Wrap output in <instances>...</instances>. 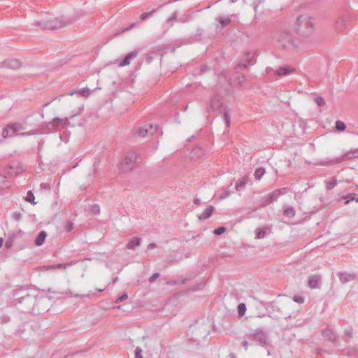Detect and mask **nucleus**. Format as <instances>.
I'll return each instance as SVG.
<instances>
[{
	"label": "nucleus",
	"mask_w": 358,
	"mask_h": 358,
	"mask_svg": "<svg viewBox=\"0 0 358 358\" xmlns=\"http://www.w3.org/2000/svg\"><path fill=\"white\" fill-rule=\"evenodd\" d=\"M147 134H148V129L145 127L142 128H139L137 131V134L139 136H145Z\"/></svg>",
	"instance_id": "nucleus-33"
},
{
	"label": "nucleus",
	"mask_w": 358,
	"mask_h": 358,
	"mask_svg": "<svg viewBox=\"0 0 358 358\" xmlns=\"http://www.w3.org/2000/svg\"><path fill=\"white\" fill-rule=\"evenodd\" d=\"M344 157L348 159L358 157V150H355L347 152Z\"/></svg>",
	"instance_id": "nucleus-29"
},
{
	"label": "nucleus",
	"mask_w": 358,
	"mask_h": 358,
	"mask_svg": "<svg viewBox=\"0 0 358 358\" xmlns=\"http://www.w3.org/2000/svg\"><path fill=\"white\" fill-rule=\"evenodd\" d=\"M349 23V18L348 16H342L339 17L334 24V27L336 30L342 31L345 29Z\"/></svg>",
	"instance_id": "nucleus-9"
},
{
	"label": "nucleus",
	"mask_w": 358,
	"mask_h": 358,
	"mask_svg": "<svg viewBox=\"0 0 358 358\" xmlns=\"http://www.w3.org/2000/svg\"><path fill=\"white\" fill-rule=\"evenodd\" d=\"M322 336L330 342L334 343L337 340L336 332L331 328L327 327L322 331Z\"/></svg>",
	"instance_id": "nucleus-11"
},
{
	"label": "nucleus",
	"mask_w": 358,
	"mask_h": 358,
	"mask_svg": "<svg viewBox=\"0 0 358 358\" xmlns=\"http://www.w3.org/2000/svg\"><path fill=\"white\" fill-rule=\"evenodd\" d=\"M231 194V191L229 189H226L220 195V199H225Z\"/></svg>",
	"instance_id": "nucleus-38"
},
{
	"label": "nucleus",
	"mask_w": 358,
	"mask_h": 358,
	"mask_svg": "<svg viewBox=\"0 0 358 358\" xmlns=\"http://www.w3.org/2000/svg\"><path fill=\"white\" fill-rule=\"evenodd\" d=\"M265 236V231L262 229H257L256 231V238L260 239Z\"/></svg>",
	"instance_id": "nucleus-39"
},
{
	"label": "nucleus",
	"mask_w": 358,
	"mask_h": 358,
	"mask_svg": "<svg viewBox=\"0 0 358 358\" xmlns=\"http://www.w3.org/2000/svg\"><path fill=\"white\" fill-rule=\"evenodd\" d=\"M158 129L159 127L157 124H149L148 134L153 135L157 133Z\"/></svg>",
	"instance_id": "nucleus-32"
},
{
	"label": "nucleus",
	"mask_w": 358,
	"mask_h": 358,
	"mask_svg": "<svg viewBox=\"0 0 358 358\" xmlns=\"http://www.w3.org/2000/svg\"><path fill=\"white\" fill-rule=\"evenodd\" d=\"M241 344H242L243 347L245 348V350H248V341H244L242 342Z\"/></svg>",
	"instance_id": "nucleus-58"
},
{
	"label": "nucleus",
	"mask_w": 358,
	"mask_h": 358,
	"mask_svg": "<svg viewBox=\"0 0 358 358\" xmlns=\"http://www.w3.org/2000/svg\"><path fill=\"white\" fill-rule=\"evenodd\" d=\"M154 12H155V10H152L150 12L143 13L140 15V19L141 20H145L149 16H151Z\"/></svg>",
	"instance_id": "nucleus-43"
},
{
	"label": "nucleus",
	"mask_w": 358,
	"mask_h": 358,
	"mask_svg": "<svg viewBox=\"0 0 358 358\" xmlns=\"http://www.w3.org/2000/svg\"><path fill=\"white\" fill-rule=\"evenodd\" d=\"M11 131L9 129L8 125H7L2 132L3 138H6L8 136H10Z\"/></svg>",
	"instance_id": "nucleus-40"
},
{
	"label": "nucleus",
	"mask_w": 358,
	"mask_h": 358,
	"mask_svg": "<svg viewBox=\"0 0 358 358\" xmlns=\"http://www.w3.org/2000/svg\"><path fill=\"white\" fill-rule=\"evenodd\" d=\"M245 336L248 339H255V337H256L255 331L253 333L246 334Z\"/></svg>",
	"instance_id": "nucleus-53"
},
{
	"label": "nucleus",
	"mask_w": 358,
	"mask_h": 358,
	"mask_svg": "<svg viewBox=\"0 0 358 358\" xmlns=\"http://www.w3.org/2000/svg\"><path fill=\"white\" fill-rule=\"evenodd\" d=\"M255 340L258 341L261 346L266 347L268 345V339L266 334L263 331L262 329L258 328L255 329Z\"/></svg>",
	"instance_id": "nucleus-8"
},
{
	"label": "nucleus",
	"mask_w": 358,
	"mask_h": 358,
	"mask_svg": "<svg viewBox=\"0 0 358 358\" xmlns=\"http://www.w3.org/2000/svg\"><path fill=\"white\" fill-rule=\"evenodd\" d=\"M315 102L319 106H323L325 105V100L321 96H317L315 98Z\"/></svg>",
	"instance_id": "nucleus-36"
},
{
	"label": "nucleus",
	"mask_w": 358,
	"mask_h": 358,
	"mask_svg": "<svg viewBox=\"0 0 358 358\" xmlns=\"http://www.w3.org/2000/svg\"><path fill=\"white\" fill-rule=\"evenodd\" d=\"M284 215L287 217H293L295 215V210L291 206H285Z\"/></svg>",
	"instance_id": "nucleus-23"
},
{
	"label": "nucleus",
	"mask_w": 358,
	"mask_h": 358,
	"mask_svg": "<svg viewBox=\"0 0 358 358\" xmlns=\"http://www.w3.org/2000/svg\"><path fill=\"white\" fill-rule=\"evenodd\" d=\"M223 119L225 122L226 126L228 127L230 125V116L228 112L224 109L223 110Z\"/></svg>",
	"instance_id": "nucleus-30"
},
{
	"label": "nucleus",
	"mask_w": 358,
	"mask_h": 358,
	"mask_svg": "<svg viewBox=\"0 0 358 358\" xmlns=\"http://www.w3.org/2000/svg\"><path fill=\"white\" fill-rule=\"evenodd\" d=\"M3 239L2 238H0V248L3 246Z\"/></svg>",
	"instance_id": "nucleus-60"
},
{
	"label": "nucleus",
	"mask_w": 358,
	"mask_h": 358,
	"mask_svg": "<svg viewBox=\"0 0 358 358\" xmlns=\"http://www.w3.org/2000/svg\"><path fill=\"white\" fill-rule=\"evenodd\" d=\"M349 196L350 198L345 201V204H348L351 201L353 200H355L357 202H358V198L355 199L352 194L350 195Z\"/></svg>",
	"instance_id": "nucleus-52"
},
{
	"label": "nucleus",
	"mask_w": 358,
	"mask_h": 358,
	"mask_svg": "<svg viewBox=\"0 0 358 358\" xmlns=\"http://www.w3.org/2000/svg\"><path fill=\"white\" fill-rule=\"evenodd\" d=\"M265 173V170L263 168L257 169L255 172V177L256 180H260L263 175Z\"/></svg>",
	"instance_id": "nucleus-28"
},
{
	"label": "nucleus",
	"mask_w": 358,
	"mask_h": 358,
	"mask_svg": "<svg viewBox=\"0 0 358 358\" xmlns=\"http://www.w3.org/2000/svg\"><path fill=\"white\" fill-rule=\"evenodd\" d=\"M338 276L339 278L340 281L342 283H346V282H350L355 278V276L354 274L346 273V272L339 273L338 274Z\"/></svg>",
	"instance_id": "nucleus-16"
},
{
	"label": "nucleus",
	"mask_w": 358,
	"mask_h": 358,
	"mask_svg": "<svg viewBox=\"0 0 358 358\" xmlns=\"http://www.w3.org/2000/svg\"><path fill=\"white\" fill-rule=\"evenodd\" d=\"M71 264H53L51 266H45L46 271H49L50 269H58V268H64L65 269L68 265H70Z\"/></svg>",
	"instance_id": "nucleus-24"
},
{
	"label": "nucleus",
	"mask_w": 358,
	"mask_h": 358,
	"mask_svg": "<svg viewBox=\"0 0 358 358\" xmlns=\"http://www.w3.org/2000/svg\"><path fill=\"white\" fill-rule=\"evenodd\" d=\"M25 199L28 202H33L34 203H35V202H34V196L31 191H29L27 192Z\"/></svg>",
	"instance_id": "nucleus-41"
},
{
	"label": "nucleus",
	"mask_w": 358,
	"mask_h": 358,
	"mask_svg": "<svg viewBox=\"0 0 358 358\" xmlns=\"http://www.w3.org/2000/svg\"><path fill=\"white\" fill-rule=\"evenodd\" d=\"M159 275V273H153L152 275L150 277L149 282L150 283L153 282L157 278H158Z\"/></svg>",
	"instance_id": "nucleus-50"
},
{
	"label": "nucleus",
	"mask_w": 358,
	"mask_h": 358,
	"mask_svg": "<svg viewBox=\"0 0 358 358\" xmlns=\"http://www.w3.org/2000/svg\"><path fill=\"white\" fill-rule=\"evenodd\" d=\"M127 298H128V294H127V293L123 294L122 295H121L120 296H119V297L116 299L115 302H116V303H121V302H122L123 301H124V300L127 299Z\"/></svg>",
	"instance_id": "nucleus-46"
},
{
	"label": "nucleus",
	"mask_w": 358,
	"mask_h": 358,
	"mask_svg": "<svg viewBox=\"0 0 358 358\" xmlns=\"http://www.w3.org/2000/svg\"><path fill=\"white\" fill-rule=\"evenodd\" d=\"M225 231H226V229L224 227H220L214 231V234L215 235H221V234H224L225 232Z\"/></svg>",
	"instance_id": "nucleus-45"
},
{
	"label": "nucleus",
	"mask_w": 358,
	"mask_h": 358,
	"mask_svg": "<svg viewBox=\"0 0 358 358\" xmlns=\"http://www.w3.org/2000/svg\"><path fill=\"white\" fill-rule=\"evenodd\" d=\"M279 40L281 43V45L283 46L284 48H289L292 45H294V43L292 40V38L290 35L288 34H284L282 37L280 36Z\"/></svg>",
	"instance_id": "nucleus-15"
},
{
	"label": "nucleus",
	"mask_w": 358,
	"mask_h": 358,
	"mask_svg": "<svg viewBox=\"0 0 358 358\" xmlns=\"http://www.w3.org/2000/svg\"><path fill=\"white\" fill-rule=\"evenodd\" d=\"M206 70H207V67L206 66H202V68H201V71H205Z\"/></svg>",
	"instance_id": "nucleus-61"
},
{
	"label": "nucleus",
	"mask_w": 358,
	"mask_h": 358,
	"mask_svg": "<svg viewBox=\"0 0 358 358\" xmlns=\"http://www.w3.org/2000/svg\"><path fill=\"white\" fill-rule=\"evenodd\" d=\"M245 311L246 306L243 303H240L238 306V313L239 316L242 317L243 315H244Z\"/></svg>",
	"instance_id": "nucleus-31"
},
{
	"label": "nucleus",
	"mask_w": 358,
	"mask_h": 358,
	"mask_svg": "<svg viewBox=\"0 0 358 358\" xmlns=\"http://www.w3.org/2000/svg\"><path fill=\"white\" fill-rule=\"evenodd\" d=\"M236 80L239 85H241L245 81V77L243 74H237Z\"/></svg>",
	"instance_id": "nucleus-37"
},
{
	"label": "nucleus",
	"mask_w": 358,
	"mask_h": 358,
	"mask_svg": "<svg viewBox=\"0 0 358 358\" xmlns=\"http://www.w3.org/2000/svg\"><path fill=\"white\" fill-rule=\"evenodd\" d=\"M215 208L213 206H208L203 212L199 216L200 220H205L209 218L214 211Z\"/></svg>",
	"instance_id": "nucleus-17"
},
{
	"label": "nucleus",
	"mask_w": 358,
	"mask_h": 358,
	"mask_svg": "<svg viewBox=\"0 0 358 358\" xmlns=\"http://www.w3.org/2000/svg\"><path fill=\"white\" fill-rule=\"evenodd\" d=\"M117 280V278H115L113 280V283H115Z\"/></svg>",
	"instance_id": "nucleus-64"
},
{
	"label": "nucleus",
	"mask_w": 358,
	"mask_h": 358,
	"mask_svg": "<svg viewBox=\"0 0 358 358\" xmlns=\"http://www.w3.org/2000/svg\"><path fill=\"white\" fill-rule=\"evenodd\" d=\"M8 125L11 131L10 136H13L16 134L17 132L25 129L24 124L21 122H14L12 124H9Z\"/></svg>",
	"instance_id": "nucleus-13"
},
{
	"label": "nucleus",
	"mask_w": 358,
	"mask_h": 358,
	"mask_svg": "<svg viewBox=\"0 0 358 358\" xmlns=\"http://www.w3.org/2000/svg\"><path fill=\"white\" fill-rule=\"evenodd\" d=\"M293 300L298 303H303L304 302L303 297L301 296H294Z\"/></svg>",
	"instance_id": "nucleus-47"
},
{
	"label": "nucleus",
	"mask_w": 358,
	"mask_h": 358,
	"mask_svg": "<svg viewBox=\"0 0 358 358\" xmlns=\"http://www.w3.org/2000/svg\"><path fill=\"white\" fill-rule=\"evenodd\" d=\"M21 213H14L13 215V217L15 218V220H20V218H21Z\"/></svg>",
	"instance_id": "nucleus-55"
},
{
	"label": "nucleus",
	"mask_w": 358,
	"mask_h": 358,
	"mask_svg": "<svg viewBox=\"0 0 358 358\" xmlns=\"http://www.w3.org/2000/svg\"><path fill=\"white\" fill-rule=\"evenodd\" d=\"M157 247V245L155 244V243H150L148 245V250H152L154 248H155Z\"/></svg>",
	"instance_id": "nucleus-57"
},
{
	"label": "nucleus",
	"mask_w": 358,
	"mask_h": 358,
	"mask_svg": "<svg viewBox=\"0 0 358 358\" xmlns=\"http://www.w3.org/2000/svg\"><path fill=\"white\" fill-rule=\"evenodd\" d=\"M24 171L21 164L14 163L8 166L5 170L6 173L11 177L16 176Z\"/></svg>",
	"instance_id": "nucleus-5"
},
{
	"label": "nucleus",
	"mask_w": 358,
	"mask_h": 358,
	"mask_svg": "<svg viewBox=\"0 0 358 358\" xmlns=\"http://www.w3.org/2000/svg\"><path fill=\"white\" fill-rule=\"evenodd\" d=\"M211 108L214 110H220L222 111V103H220V101L219 98L214 97L212 99L211 101Z\"/></svg>",
	"instance_id": "nucleus-21"
},
{
	"label": "nucleus",
	"mask_w": 358,
	"mask_h": 358,
	"mask_svg": "<svg viewBox=\"0 0 358 358\" xmlns=\"http://www.w3.org/2000/svg\"><path fill=\"white\" fill-rule=\"evenodd\" d=\"M91 210L94 214H99L100 213V207L97 204H94L92 206Z\"/></svg>",
	"instance_id": "nucleus-44"
},
{
	"label": "nucleus",
	"mask_w": 358,
	"mask_h": 358,
	"mask_svg": "<svg viewBox=\"0 0 358 358\" xmlns=\"http://www.w3.org/2000/svg\"><path fill=\"white\" fill-rule=\"evenodd\" d=\"M43 27L45 28H48V29H55L57 27L56 25L53 24V22H47L45 23V24L43 26Z\"/></svg>",
	"instance_id": "nucleus-49"
},
{
	"label": "nucleus",
	"mask_w": 358,
	"mask_h": 358,
	"mask_svg": "<svg viewBox=\"0 0 358 358\" xmlns=\"http://www.w3.org/2000/svg\"><path fill=\"white\" fill-rule=\"evenodd\" d=\"M345 127H346L345 124L342 121L338 120L336 122V128L338 131H344Z\"/></svg>",
	"instance_id": "nucleus-34"
},
{
	"label": "nucleus",
	"mask_w": 358,
	"mask_h": 358,
	"mask_svg": "<svg viewBox=\"0 0 358 358\" xmlns=\"http://www.w3.org/2000/svg\"><path fill=\"white\" fill-rule=\"evenodd\" d=\"M135 358H143L142 349L141 347H136L134 351Z\"/></svg>",
	"instance_id": "nucleus-42"
},
{
	"label": "nucleus",
	"mask_w": 358,
	"mask_h": 358,
	"mask_svg": "<svg viewBox=\"0 0 358 358\" xmlns=\"http://www.w3.org/2000/svg\"><path fill=\"white\" fill-rule=\"evenodd\" d=\"M192 18V16L191 14H184L182 16H180L179 18H178V13L176 11H175L172 13L171 17H169L166 19V22H167V23L170 24V26H173L172 21L178 20L181 23H186Z\"/></svg>",
	"instance_id": "nucleus-6"
},
{
	"label": "nucleus",
	"mask_w": 358,
	"mask_h": 358,
	"mask_svg": "<svg viewBox=\"0 0 358 358\" xmlns=\"http://www.w3.org/2000/svg\"><path fill=\"white\" fill-rule=\"evenodd\" d=\"M66 122V118L60 119L59 117H55L52 121L41 124L38 129L21 133L20 135L27 136L55 132L64 127Z\"/></svg>",
	"instance_id": "nucleus-1"
},
{
	"label": "nucleus",
	"mask_w": 358,
	"mask_h": 358,
	"mask_svg": "<svg viewBox=\"0 0 358 358\" xmlns=\"http://www.w3.org/2000/svg\"><path fill=\"white\" fill-rule=\"evenodd\" d=\"M287 192V189L286 187L275 189L267 199L268 202L271 203L276 201L280 196L286 194Z\"/></svg>",
	"instance_id": "nucleus-10"
},
{
	"label": "nucleus",
	"mask_w": 358,
	"mask_h": 358,
	"mask_svg": "<svg viewBox=\"0 0 358 358\" xmlns=\"http://www.w3.org/2000/svg\"><path fill=\"white\" fill-rule=\"evenodd\" d=\"M59 138H60V139L62 141V140H63V138H64L63 134H59Z\"/></svg>",
	"instance_id": "nucleus-63"
},
{
	"label": "nucleus",
	"mask_w": 358,
	"mask_h": 358,
	"mask_svg": "<svg viewBox=\"0 0 358 358\" xmlns=\"http://www.w3.org/2000/svg\"><path fill=\"white\" fill-rule=\"evenodd\" d=\"M49 104H50V102L45 103L43 106V108L47 107Z\"/></svg>",
	"instance_id": "nucleus-62"
},
{
	"label": "nucleus",
	"mask_w": 358,
	"mask_h": 358,
	"mask_svg": "<svg viewBox=\"0 0 358 358\" xmlns=\"http://www.w3.org/2000/svg\"><path fill=\"white\" fill-rule=\"evenodd\" d=\"M296 31L303 34L309 33L313 27L312 19L308 15H301L297 18Z\"/></svg>",
	"instance_id": "nucleus-2"
},
{
	"label": "nucleus",
	"mask_w": 358,
	"mask_h": 358,
	"mask_svg": "<svg viewBox=\"0 0 358 358\" xmlns=\"http://www.w3.org/2000/svg\"><path fill=\"white\" fill-rule=\"evenodd\" d=\"M218 21L221 25V27H224L227 25H229L231 22V18L230 17H220L218 18Z\"/></svg>",
	"instance_id": "nucleus-26"
},
{
	"label": "nucleus",
	"mask_w": 358,
	"mask_h": 358,
	"mask_svg": "<svg viewBox=\"0 0 358 358\" xmlns=\"http://www.w3.org/2000/svg\"><path fill=\"white\" fill-rule=\"evenodd\" d=\"M20 65V62L18 59H10L5 61L3 64H1V67L16 69H18Z\"/></svg>",
	"instance_id": "nucleus-12"
},
{
	"label": "nucleus",
	"mask_w": 358,
	"mask_h": 358,
	"mask_svg": "<svg viewBox=\"0 0 358 358\" xmlns=\"http://www.w3.org/2000/svg\"><path fill=\"white\" fill-rule=\"evenodd\" d=\"M66 293H69L70 294V296H73V297H80V295H79V294H73L71 290H67L66 292Z\"/></svg>",
	"instance_id": "nucleus-56"
},
{
	"label": "nucleus",
	"mask_w": 358,
	"mask_h": 358,
	"mask_svg": "<svg viewBox=\"0 0 358 358\" xmlns=\"http://www.w3.org/2000/svg\"><path fill=\"white\" fill-rule=\"evenodd\" d=\"M73 229V224L71 222H68L66 225V229L67 231H71Z\"/></svg>",
	"instance_id": "nucleus-51"
},
{
	"label": "nucleus",
	"mask_w": 358,
	"mask_h": 358,
	"mask_svg": "<svg viewBox=\"0 0 358 358\" xmlns=\"http://www.w3.org/2000/svg\"><path fill=\"white\" fill-rule=\"evenodd\" d=\"M138 53L136 51H132L128 53L124 59L120 63V66L123 67L129 65L131 63V61L136 57Z\"/></svg>",
	"instance_id": "nucleus-14"
},
{
	"label": "nucleus",
	"mask_w": 358,
	"mask_h": 358,
	"mask_svg": "<svg viewBox=\"0 0 358 358\" xmlns=\"http://www.w3.org/2000/svg\"><path fill=\"white\" fill-rule=\"evenodd\" d=\"M295 71H296V69L291 66H281L275 71L271 67H267L266 69V73L269 74L272 71H274L278 76H288V75H290L292 73L295 72Z\"/></svg>",
	"instance_id": "nucleus-4"
},
{
	"label": "nucleus",
	"mask_w": 358,
	"mask_h": 358,
	"mask_svg": "<svg viewBox=\"0 0 358 358\" xmlns=\"http://www.w3.org/2000/svg\"><path fill=\"white\" fill-rule=\"evenodd\" d=\"M10 186V182L5 175L0 174V189L7 188Z\"/></svg>",
	"instance_id": "nucleus-22"
},
{
	"label": "nucleus",
	"mask_w": 358,
	"mask_h": 358,
	"mask_svg": "<svg viewBox=\"0 0 358 358\" xmlns=\"http://www.w3.org/2000/svg\"><path fill=\"white\" fill-rule=\"evenodd\" d=\"M46 236L47 234L45 231H40V233L38 234L37 237L35 239V245L36 246L42 245L45 242Z\"/></svg>",
	"instance_id": "nucleus-20"
},
{
	"label": "nucleus",
	"mask_w": 358,
	"mask_h": 358,
	"mask_svg": "<svg viewBox=\"0 0 358 358\" xmlns=\"http://www.w3.org/2000/svg\"><path fill=\"white\" fill-rule=\"evenodd\" d=\"M141 241V239L140 238L134 237L127 244V248L130 250H135L136 248H137L140 245Z\"/></svg>",
	"instance_id": "nucleus-19"
},
{
	"label": "nucleus",
	"mask_w": 358,
	"mask_h": 358,
	"mask_svg": "<svg viewBox=\"0 0 358 358\" xmlns=\"http://www.w3.org/2000/svg\"><path fill=\"white\" fill-rule=\"evenodd\" d=\"M136 154L134 152H130L122 159L120 169L127 172L134 169L136 160Z\"/></svg>",
	"instance_id": "nucleus-3"
},
{
	"label": "nucleus",
	"mask_w": 358,
	"mask_h": 358,
	"mask_svg": "<svg viewBox=\"0 0 358 358\" xmlns=\"http://www.w3.org/2000/svg\"><path fill=\"white\" fill-rule=\"evenodd\" d=\"M246 182V178H243L241 180L238 181L235 186L236 190L238 192L242 191L245 186Z\"/></svg>",
	"instance_id": "nucleus-25"
},
{
	"label": "nucleus",
	"mask_w": 358,
	"mask_h": 358,
	"mask_svg": "<svg viewBox=\"0 0 358 358\" xmlns=\"http://www.w3.org/2000/svg\"><path fill=\"white\" fill-rule=\"evenodd\" d=\"M194 204H196V205H199V204L201 203V201H200V199H199L196 198V199H194Z\"/></svg>",
	"instance_id": "nucleus-59"
},
{
	"label": "nucleus",
	"mask_w": 358,
	"mask_h": 358,
	"mask_svg": "<svg viewBox=\"0 0 358 358\" xmlns=\"http://www.w3.org/2000/svg\"><path fill=\"white\" fill-rule=\"evenodd\" d=\"M40 187H41V189H45V190H50L51 189L50 185L46 182H42L40 185Z\"/></svg>",
	"instance_id": "nucleus-48"
},
{
	"label": "nucleus",
	"mask_w": 358,
	"mask_h": 358,
	"mask_svg": "<svg viewBox=\"0 0 358 358\" xmlns=\"http://www.w3.org/2000/svg\"><path fill=\"white\" fill-rule=\"evenodd\" d=\"M320 281V277L319 275H312L308 279V286L311 289L319 288V282Z\"/></svg>",
	"instance_id": "nucleus-18"
},
{
	"label": "nucleus",
	"mask_w": 358,
	"mask_h": 358,
	"mask_svg": "<svg viewBox=\"0 0 358 358\" xmlns=\"http://www.w3.org/2000/svg\"><path fill=\"white\" fill-rule=\"evenodd\" d=\"M80 94L83 95V96H87L89 95V90L87 89H83L80 91Z\"/></svg>",
	"instance_id": "nucleus-54"
},
{
	"label": "nucleus",
	"mask_w": 358,
	"mask_h": 358,
	"mask_svg": "<svg viewBox=\"0 0 358 358\" xmlns=\"http://www.w3.org/2000/svg\"><path fill=\"white\" fill-rule=\"evenodd\" d=\"M325 184L327 189H332L337 185V180L336 178H331L329 180L325 181Z\"/></svg>",
	"instance_id": "nucleus-27"
},
{
	"label": "nucleus",
	"mask_w": 358,
	"mask_h": 358,
	"mask_svg": "<svg viewBox=\"0 0 358 358\" xmlns=\"http://www.w3.org/2000/svg\"><path fill=\"white\" fill-rule=\"evenodd\" d=\"M353 330L351 327H348L344 330V338H351L352 336Z\"/></svg>",
	"instance_id": "nucleus-35"
},
{
	"label": "nucleus",
	"mask_w": 358,
	"mask_h": 358,
	"mask_svg": "<svg viewBox=\"0 0 358 358\" xmlns=\"http://www.w3.org/2000/svg\"><path fill=\"white\" fill-rule=\"evenodd\" d=\"M256 62L255 52H248L243 59V61L238 64V67H243V69L248 68L249 66L254 65Z\"/></svg>",
	"instance_id": "nucleus-7"
}]
</instances>
